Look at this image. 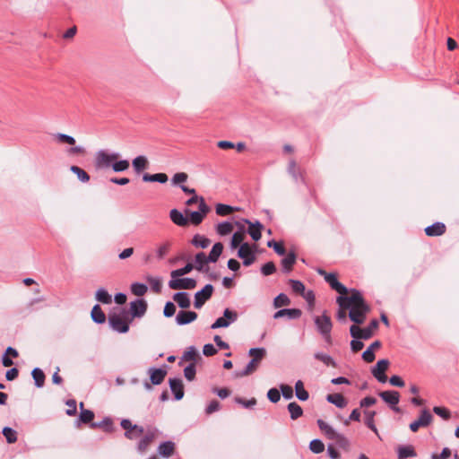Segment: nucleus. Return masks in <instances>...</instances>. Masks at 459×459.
<instances>
[{"mask_svg":"<svg viewBox=\"0 0 459 459\" xmlns=\"http://www.w3.org/2000/svg\"><path fill=\"white\" fill-rule=\"evenodd\" d=\"M309 449L314 454H320L325 450V445L321 439L315 438L309 443Z\"/></svg>","mask_w":459,"mask_h":459,"instance_id":"nucleus-64","label":"nucleus"},{"mask_svg":"<svg viewBox=\"0 0 459 459\" xmlns=\"http://www.w3.org/2000/svg\"><path fill=\"white\" fill-rule=\"evenodd\" d=\"M256 245L244 243L238 250V257L243 260V265L250 266L255 261Z\"/></svg>","mask_w":459,"mask_h":459,"instance_id":"nucleus-8","label":"nucleus"},{"mask_svg":"<svg viewBox=\"0 0 459 459\" xmlns=\"http://www.w3.org/2000/svg\"><path fill=\"white\" fill-rule=\"evenodd\" d=\"M349 317L357 325H362L366 319L367 313L369 312L368 305L353 306L349 308Z\"/></svg>","mask_w":459,"mask_h":459,"instance_id":"nucleus-11","label":"nucleus"},{"mask_svg":"<svg viewBox=\"0 0 459 459\" xmlns=\"http://www.w3.org/2000/svg\"><path fill=\"white\" fill-rule=\"evenodd\" d=\"M290 304V299L285 293H280L273 299V306L275 307L289 306Z\"/></svg>","mask_w":459,"mask_h":459,"instance_id":"nucleus-60","label":"nucleus"},{"mask_svg":"<svg viewBox=\"0 0 459 459\" xmlns=\"http://www.w3.org/2000/svg\"><path fill=\"white\" fill-rule=\"evenodd\" d=\"M233 230V224L230 221H222L217 224L216 231L221 236L229 235Z\"/></svg>","mask_w":459,"mask_h":459,"instance_id":"nucleus-50","label":"nucleus"},{"mask_svg":"<svg viewBox=\"0 0 459 459\" xmlns=\"http://www.w3.org/2000/svg\"><path fill=\"white\" fill-rule=\"evenodd\" d=\"M148 373L150 375V382L154 385H160L167 376L166 368H162L152 367L148 369Z\"/></svg>","mask_w":459,"mask_h":459,"instance_id":"nucleus-22","label":"nucleus"},{"mask_svg":"<svg viewBox=\"0 0 459 459\" xmlns=\"http://www.w3.org/2000/svg\"><path fill=\"white\" fill-rule=\"evenodd\" d=\"M243 222L249 226L247 229V233L250 235L252 239L254 241L260 240L262 238V230L264 229V225L259 221L252 222L248 219H243Z\"/></svg>","mask_w":459,"mask_h":459,"instance_id":"nucleus-18","label":"nucleus"},{"mask_svg":"<svg viewBox=\"0 0 459 459\" xmlns=\"http://www.w3.org/2000/svg\"><path fill=\"white\" fill-rule=\"evenodd\" d=\"M302 312L299 308H281L273 315L274 319L286 316L290 320H295L301 316Z\"/></svg>","mask_w":459,"mask_h":459,"instance_id":"nucleus-24","label":"nucleus"},{"mask_svg":"<svg viewBox=\"0 0 459 459\" xmlns=\"http://www.w3.org/2000/svg\"><path fill=\"white\" fill-rule=\"evenodd\" d=\"M238 319V313L230 308H225L223 316L217 318L214 323L211 325L212 329H218L221 327H229L232 323Z\"/></svg>","mask_w":459,"mask_h":459,"instance_id":"nucleus-10","label":"nucleus"},{"mask_svg":"<svg viewBox=\"0 0 459 459\" xmlns=\"http://www.w3.org/2000/svg\"><path fill=\"white\" fill-rule=\"evenodd\" d=\"M378 395L394 411H400V408L397 406L400 402L399 392L395 390L382 391L378 393Z\"/></svg>","mask_w":459,"mask_h":459,"instance_id":"nucleus-14","label":"nucleus"},{"mask_svg":"<svg viewBox=\"0 0 459 459\" xmlns=\"http://www.w3.org/2000/svg\"><path fill=\"white\" fill-rule=\"evenodd\" d=\"M326 401L334 404L337 408H344L347 405V400L342 394H331L326 396Z\"/></svg>","mask_w":459,"mask_h":459,"instance_id":"nucleus-39","label":"nucleus"},{"mask_svg":"<svg viewBox=\"0 0 459 459\" xmlns=\"http://www.w3.org/2000/svg\"><path fill=\"white\" fill-rule=\"evenodd\" d=\"M91 317L95 324L101 325L106 322V315L99 304H95L91 311Z\"/></svg>","mask_w":459,"mask_h":459,"instance_id":"nucleus-36","label":"nucleus"},{"mask_svg":"<svg viewBox=\"0 0 459 459\" xmlns=\"http://www.w3.org/2000/svg\"><path fill=\"white\" fill-rule=\"evenodd\" d=\"M314 321L318 333L323 336L328 344H331V331L333 328V324L330 316H327L326 312L325 311L322 316H316Z\"/></svg>","mask_w":459,"mask_h":459,"instance_id":"nucleus-3","label":"nucleus"},{"mask_svg":"<svg viewBox=\"0 0 459 459\" xmlns=\"http://www.w3.org/2000/svg\"><path fill=\"white\" fill-rule=\"evenodd\" d=\"M159 432L156 428H149L145 435L137 443V449L139 452H144L147 450L150 444L155 438L156 434Z\"/></svg>","mask_w":459,"mask_h":459,"instance_id":"nucleus-19","label":"nucleus"},{"mask_svg":"<svg viewBox=\"0 0 459 459\" xmlns=\"http://www.w3.org/2000/svg\"><path fill=\"white\" fill-rule=\"evenodd\" d=\"M214 288L208 283L195 294L194 307L197 309L201 308L207 300H209L213 293Z\"/></svg>","mask_w":459,"mask_h":459,"instance_id":"nucleus-12","label":"nucleus"},{"mask_svg":"<svg viewBox=\"0 0 459 459\" xmlns=\"http://www.w3.org/2000/svg\"><path fill=\"white\" fill-rule=\"evenodd\" d=\"M148 307V304L143 299H136L130 302V308L128 310L132 320L134 318H140L144 316Z\"/></svg>","mask_w":459,"mask_h":459,"instance_id":"nucleus-15","label":"nucleus"},{"mask_svg":"<svg viewBox=\"0 0 459 459\" xmlns=\"http://www.w3.org/2000/svg\"><path fill=\"white\" fill-rule=\"evenodd\" d=\"M169 218L174 224L179 227H186L188 224V219L182 212L174 208L169 212Z\"/></svg>","mask_w":459,"mask_h":459,"instance_id":"nucleus-26","label":"nucleus"},{"mask_svg":"<svg viewBox=\"0 0 459 459\" xmlns=\"http://www.w3.org/2000/svg\"><path fill=\"white\" fill-rule=\"evenodd\" d=\"M54 138L56 142L60 143H67L69 145H72V147L66 150V153L68 156L83 155L85 153V149L82 146H74L76 143V140L74 137L69 134L56 133L54 134Z\"/></svg>","mask_w":459,"mask_h":459,"instance_id":"nucleus-5","label":"nucleus"},{"mask_svg":"<svg viewBox=\"0 0 459 459\" xmlns=\"http://www.w3.org/2000/svg\"><path fill=\"white\" fill-rule=\"evenodd\" d=\"M349 292L351 293L350 296H346V294H340V296L337 297L336 302L339 307L350 308L353 306L368 305L359 290L357 289H351L349 290Z\"/></svg>","mask_w":459,"mask_h":459,"instance_id":"nucleus-2","label":"nucleus"},{"mask_svg":"<svg viewBox=\"0 0 459 459\" xmlns=\"http://www.w3.org/2000/svg\"><path fill=\"white\" fill-rule=\"evenodd\" d=\"M210 210L204 199H202V202L198 205V211L185 209V214L188 219V222L190 221L193 225L197 226L203 222Z\"/></svg>","mask_w":459,"mask_h":459,"instance_id":"nucleus-6","label":"nucleus"},{"mask_svg":"<svg viewBox=\"0 0 459 459\" xmlns=\"http://www.w3.org/2000/svg\"><path fill=\"white\" fill-rule=\"evenodd\" d=\"M379 325L377 319H372L368 325L365 328H360L356 325L350 327L351 336L354 339L368 340L373 336V333Z\"/></svg>","mask_w":459,"mask_h":459,"instance_id":"nucleus-4","label":"nucleus"},{"mask_svg":"<svg viewBox=\"0 0 459 459\" xmlns=\"http://www.w3.org/2000/svg\"><path fill=\"white\" fill-rule=\"evenodd\" d=\"M132 317L126 308H121L118 314H110L108 316L109 326L118 333H126L129 331Z\"/></svg>","mask_w":459,"mask_h":459,"instance_id":"nucleus-1","label":"nucleus"},{"mask_svg":"<svg viewBox=\"0 0 459 459\" xmlns=\"http://www.w3.org/2000/svg\"><path fill=\"white\" fill-rule=\"evenodd\" d=\"M6 442L8 444H13L17 441V431L11 427H4L2 430Z\"/></svg>","mask_w":459,"mask_h":459,"instance_id":"nucleus-53","label":"nucleus"},{"mask_svg":"<svg viewBox=\"0 0 459 459\" xmlns=\"http://www.w3.org/2000/svg\"><path fill=\"white\" fill-rule=\"evenodd\" d=\"M198 315L191 310H179L176 316L175 321L178 325H186L195 321Z\"/></svg>","mask_w":459,"mask_h":459,"instance_id":"nucleus-21","label":"nucleus"},{"mask_svg":"<svg viewBox=\"0 0 459 459\" xmlns=\"http://www.w3.org/2000/svg\"><path fill=\"white\" fill-rule=\"evenodd\" d=\"M196 286V281L193 278H171L169 287L171 290H193Z\"/></svg>","mask_w":459,"mask_h":459,"instance_id":"nucleus-16","label":"nucleus"},{"mask_svg":"<svg viewBox=\"0 0 459 459\" xmlns=\"http://www.w3.org/2000/svg\"><path fill=\"white\" fill-rule=\"evenodd\" d=\"M248 355L251 356L252 359L261 361L266 355V350L264 347L251 348L248 351Z\"/></svg>","mask_w":459,"mask_h":459,"instance_id":"nucleus-56","label":"nucleus"},{"mask_svg":"<svg viewBox=\"0 0 459 459\" xmlns=\"http://www.w3.org/2000/svg\"><path fill=\"white\" fill-rule=\"evenodd\" d=\"M222 251L223 244L221 242L215 243L212 246L209 255H207L208 261H210V263H216L219 257L221 256Z\"/></svg>","mask_w":459,"mask_h":459,"instance_id":"nucleus-40","label":"nucleus"},{"mask_svg":"<svg viewBox=\"0 0 459 459\" xmlns=\"http://www.w3.org/2000/svg\"><path fill=\"white\" fill-rule=\"evenodd\" d=\"M446 227L443 222H435L425 228V234L429 237H438L446 232Z\"/></svg>","mask_w":459,"mask_h":459,"instance_id":"nucleus-25","label":"nucleus"},{"mask_svg":"<svg viewBox=\"0 0 459 459\" xmlns=\"http://www.w3.org/2000/svg\"><path fill=\"white\" fill-rule=\"evenodd\" d=\"M194 269V264L192 263H187L185 266L174 270L171 272V278H178L183 276L185 274L189 273Z\"/></svg>","mask_w":459,"mask_h":459,"instance_id":"nucleus-58","label":"nucleus"},{"mask_svg":"<svg viewBox=\"0 0 459 459\" xmlns=\"http://www.w3.org/2000/svg\"><path fill=\"white\" fill-rule=\"evenodd\" d=\"M173 300L177 302L178 306L185 310L191 305L189 294L185 291H179L173 294Z\"/></svg>","mask_w":459,"mask_h":459,"instance_id":"nucleus-27","label":"nucleus"},{"mask_svg":"<svg viewBox=\"0 0 459 459\" xmlns=\"http://www.w3.org/2000/svg\"><path fill=\"white\" fill-rule=\"evenodd\" d=\"M196 367L195 363L191 362L184 368V376L186 380L193 381L195 378Z\"/></svg>","mask_w":459,"mask_h":459,"instance_id":"nucleus-62","label":"nucleus"},{"mask_svg":"<svg viewBox=\"0 0 459 459\" xmlns=\"http://www.w3.org/2000/svg\"><path fill=\"white\" fill-rule=\"evenodd\" d=\"M210 263L208 261L207 255L204 252H199L195 256V264L194 269H196L199 272H205L207 273L209 270V267L206 266V264Z\"/></svg>","mask_w":459,"mask_h":459,"instance_id":"nucleus-29","label":"nucleus"},{"mask_svg":"<svg viewBox=\"0 0 459 459\" xmlns=\"http://www.w3.org/2000/svg\"><path fill=\"white\" fill-rule=\"evenodd\" d=\"M259 363H260V361L251 359V360L247 364V366L245 367V368L243 370L234 372V377H243L252 374L253 372H255L257 369Z\"/></svg>","mask_w":459,"mask_h":459,"instance_id":"nucleus-34","label":"nucleus"},{"mask_svg":"<svg viewBox=\"0 0 459 459\" xmlns=\"http://www.w3.org/2000/svg\"><path fill=\"white\" fill-rule=\"evenodd\" d=\"M267 247L273 248L274 252L279 255H284L286 249L282 242H277L274 239H271L267 242Z\"/></svg>","mask_w":459,"mask_h":459,"instance_id":"nucleus-59","label":"nucleus"},{"mask_svg":"<svg viewBox=\"0 0 459 459\" xmlns=\"http://www.w3.org/2000/svg\"><path fill=\"white\" fill-rule=\"evenodd\" d=\"M120 426L125 429V437L129 440H134L144 433V429L137 424H133L129 419H123Z\"/></svg>","mask_w":459,"mask_h":459,"instance_id":"nucleus-9","label":"nucleus"},{"mask_svg":"<svg viewBox=\"0 0 459 459\" xmlns=\"http://www.w3.org/2000/svg\"><path fill=\"white\" fill-rule=\"evenodd\" d=\"M364 414H365V425L369 429H371L372 431H374L375 433L377 434V427L375 425V421H374V418L376 416V411L366 410V411H364Z\"/></svg>","mask_w":459,"mask_h":459,"instance_id":"nucleus-48","label":"nucleus"},{"mask_svg":"<svg viewBox=\"0 0 459 459\" xmlns=\"http://www.w3.org/2000/svg\"><path fill=\"white\" fill-rule=\"evenodd\" d=\"M245 235L241 234V232H234L231 239H230V248L236 249L239 248L242 244H244Z\"/></svg>","mask_w":459,"mask_h":459,"instance_id":"nucleus-57","label":"nucleus"},{"mask_svg":"<svg viewBox=\"0 0 459 459\" xmlns=\"http://www.w3.org/2000/svg\"><path fill=\"white\" fill-rule=\"evenodd\" d=\"M191 244L195 247L206 248L211 244V240L204 235L195 234L191 240Z\"/></svg>","mask_w":459,"mask_h":459,"instance_id":"nucleus-45","label":"nucleus"},{"mask_svg":"<svg viewBox=\"0 0 459 459\" xmlns=\"http://www.w3.org/2000/svg\"><path fill=\"white\" fill-rule=\"evenodd\" d=\"M130 290L134 295L140 297L147 292L148 287L145 283L136 281L131 284Z\"/></svg>","mask_w":459,"mask_h":459,"instance_id":"nucleus-51","label":"nucleus"},{"mask_svg":"<svg viewBox=\"0 0 459 459\" xmlns=\"http://www.w3.org/2000/svg\"><path fill=\"white\" fill-rule=\"evenodd\" d=\"M288 171L296 181H298L299 178H300L302 182H305V179H304L303 176L301 175V173L299 171L297 164L294 160H291L289 163Z\"/></svg>","mask_w":459,"mask_h":459,"instance_id":"nucleus-63","label":"nucleus"},{"mask_svg":"<svg viewBox=\"0 0 459 459\" xmlns=\"http://www.w3.org/2000/svg\"><path fill=\"white\" fill-rule=\"evenodd\" d=\"M331 440H334L337 446L342 449H347L350 446L348 438L341 433H336L332 437Z\"/></svg>","mask_w":459,"mask_h":459,"instance_id":"nucleus-52","label":"nucleus"},{"mask_svg":"<svg viewBox=\"0 0 459 459\" xmlns=\"http://www.w3.org/2000/svg\"><path fill=\"white\" fill-rule=\"evenodd\" d=\"M290 419L295 420L303 415V409L296 402H291L287 405Z\"/></svg>","mask_w":459,"mask_h":459,"instance_id":"nucleus-42","label":"nucleus"},{"mask_svg":"<svg viewBox=\"0 0 459 459\" xmlns=\"http://www.w3.org/2000/svg\"><path fill=\"white\" fill-rule=\"evenodd\" d=\"M91 429H102L106 433L114 431L113 420L110 417H104L101 421L91 423Z\"/></svg>","mask_w":459,"mask_h":459,"instance_id":"nucleus-32","label":"nucleus"},{"mask_svg":"<svg viewBox=\"0 0 459 459\" xmlns=\"http://www.w3.org/2000/svg\"><path fill=\"white\" fill-rule=\"evenodd\" d=\"M81 412L78 420H76L77 426H80L81 423L90 424L92 423V420L94 419V412L91 410L84 409L83 403H80Z\"/></svg>","mask_w":459,"mask_h":459,"instance_id":"nucleus-30","label":"nucleus"},{"mask_svg":"<svg viewBox=\"0 0 459 459\" xmlns=\"http://www.w3.org/2000/svg\"><path fill=\"white\" fill-rule=\"evenodd\" d=\"M237 210H238V208L224 204H217L215 207V212L220 216H226L232 212L233 211Z\"/></svg>","mask_w":459,"mask_h":459,"instance_id":"nucleus-55","label":"nucleus"},{"mask_svg":"<svg viewBox=\"0 0 459 459\" xmlns=\"http://www.w3.org/2000/svg\"><path fill=\"white\" fill-rule=\"evenodd\" d=\"M296 259H297V256H296L295 252H293V251L289 252L287 254V255L281 262L282 273H284L286 274L290 273L293 269V265L296 263Z\"/></svg>","mask_w":459,"mask_h":459,"instance_id":"nucleus-28","label":"nucleus"},{"mask_svg":"<svg viewBox=\"0 0 459 459\" xmlns=\"http://www.w3.org/2000/svg\"><path fill=\"white\" fill-rule=\"evenodd\" d=\"M295 394H296V397L302 402H305V401L308 400V398H309V394L305 389L304 384L301 380H298L295 383Z\"/></svg>","mask_w":459,"mask_h":459,"instance_id":"nucleus-43","label":"nucleus"},{"mask_svg":"<svg viewBox=\"0 0 459 459\" xmlns=\"http://www.w3.org/2000/svg\"><path fill=\"white\" fill-rule=\"evenodd\" d=\"M130 167V163H129V160H116V161H114L113 163V166H112V169L115 171V172H124L126 170H127Z\"/></svg>","mask_w":459,"mask_h":459,"instance_id":"nucleus-61","label":"nucleus"},{"mask_svg":"<svg viewBox=\"0 0 459 459\" xmlns=\"http://www.w3.org/2000/svg\"><path fill=\"white\" fill-rule=\"evenodd\" d=\"M396 452L397 453H400L401 455H403L404 457L406 458H409V457H415L417 455V453L415 451V448L413 446L411 445H403V446H399L397 448H396Z\"/></svg>","mask_w":459,"mask_h":459,"instance_id":"nucleus-49","label":"nucleus"},{"mask_svg":"<svg viewBox=\"0 0 459 459\" xmlns=\"http://www.w3.org/2000/svg\"><path fill=\"white\" fill-rule=\"evenodd\" d=\"M432 415L429 410L424 409L421 411L418 420L412 421L409 428L412 432H417L420 427H428L432 421Z\"/></svg>","mask_w":459,"mask_h":459,"instance_id":"nucleus-17","label":"nucleus"},{"mask_svg":"<svg viewBox=\"0 0 459 459\" xmlns=\"http://www.w3.org/2000/svg\"><path fill=\"white\" fill-rule=\"evenodd\" d=\"M169 180V177L166 173L160 172L155 174L143 173V182H158L160 184H165Z\"/></svg>","mask_w":459,"mask_h":459,"instance_id":"nucleus-35","label":"nucleus"},{"mask_svg":"<svg viewBox=\"0 0 459 459\" xmlns=\"http://www.w3.org/2000/svg\"><path fill=\"white\" fill-rule=\"evenodd\" d=\"M169 388L174 394L176 401H179L184 397V385L180 378L174 377L169 379Z\"/></svg>","mask_w":459,"mask_h":459,"instance_id":"nucleus-23","label":"nucleus"},{"mask_svg":"<svg viewBox=\"0 0 459 459\" xmlns=\"http://www.w3.org/2000/svg\"><path fill=\"white\" fill-rule=\"evenodd\" d=\"M31 377L34 380V385L36 387H43L45 384L46 376L41 368H34L31 371Z\"/></svg>","mask_w":459,"mask_h":459,"instance_id":"nucleus-41","label":"nucleus"},{"mask_svg":"<svg viewBox=\"0 0 459 459\" xmlns=\"http://www.w3.org/2000/svg\"><path fill=\"white\" fill-rule=\"evenodd\" d=\"M198 353L195 346H189L186 348V350L184 351L180 361L178 363L179 366L182 365V361H191L195 363L196 359L198 358Z\"/></svg>","mask_w":459,"mask_h":459,"instance_id":"nucleus-38","label":"nucleus"},{"mask_svg":"<svg viewBox=\"0 0 459 459\" xmlns=\"http://www.w3.org/2000/svg\"><path fill=\"white\" fill-rule=\"evenodd\" d=\"M120 154L118 152H108L105 150H100L95 155V167L97 169H107L113 166L114 161L118 160Z\"/></svg>","mask_w":459,"mask_h":459,"instance_id":"nucleus-7","label":"nucleus"},{"mask_svg":"<svg viewBox=\"0 0 459 459\" xmlns=\"http://www.w3.org/2000/svg\"><path fill=\"white\" fill-rule=\"evenodd\" d=\"M316 423H317L319 429L322 432H324L325 436L328 439H331L332 437L336 433V430L333 427L328 425L325 420L319 419V420H317Z\"/></svg>","mask_w":459,"mask_h":459,"instance_id":"nucleus-47","label":"nucleus"},{"mask_svg":"<svg viewBox=\"0 0 459 459\" xmlns=\"http://www.w3.org/2000/svg\"><path fill=\"white\" fill-rule=\"evenodd\" d=\"M95 299L103 304H110L112 302V296L104 288H100L95 293Z\"/></svg>","mask_w":459,"mask_h":459,"instance_id":"nucleus-46","label":"nucleus"},{"mask_svg":"<svg viewBox=\"0 0 459 459\" xmlns=\"http://www.w3.org/2000/svg\"><path fill=\"white\" fill-rule=\"evenodd\" d=\"M389 365L390 362L387 359H382L372 368L371 373L378 382L384 384L387 381L388 378L385 371L388 369Z\"/></svg>","mask_w":459,"mask_h":459,"instance_id":"nucleus-13","label":"nucleus"},{"mask_svg":"<svg viewBox=\"0 0 459 459\" xmlns=\"http://www.w3.org/2000/svg\"><path fill=\"white\" fill-rule=\"evenodd\" d=\"M381 347L380 341L373 342L362 353V359L364 361L370 363L376 359L374 350Z\"/></svg>","mask_w":459,"mask_h":459,"instance_id":"nucleus-31","label":"nucleus"},{"mask_svg":"<svg viewBox=\"0 0 459 459\" xmlns=\"http://www.w3.org/2000/svg\"><path fill=\"white\" fill-rule=\"evenodd\" d=\"M132 166L136 174H140L146 169L149 166V161L146 156L139 155L132 160Z\"/></svg>","mask_w":459,"mask_h":459,"instance_id":"nucleus-33","label":"nucleus"},{"mask_svg":"<svg viewBox=\"0 0 459 459\" xmlns=\"http://www.w3.org/2000/svg\"><path fill=\"white\" fill-rule=\"evenodd\" d=\"M70 171L76 175L78 180L82 183H87L91 179L90 175L84 169L76 165H72L70 167Z\"/></svg>","mask_w":459,"mask_h":459,"instance_id":"nucleus-44","label":"nucleus"},{"mask_svg":"<svg viewBox=\"0 0 459 459\" xmlns=\"http://www.w3.org/2000/svg\"><path fill=\"white\" fill-rule=\"evenodd\" d=\"M175 449V443L168 440L160 444L158 446V453L162 457H169Z\"/></svg>","mask_w":459,"mask_h":459,"instance_id":"nucleus-37","label":"nucleus"},{"mask_svg":"<svg viewBox=\"0 0 459 459\" xmlns=\"http://www.w3.org/2000/svg\"><path fill=\"white\" fill-rule=\"evenodd\" d=\"M314 358L317 360L322 361L326 366H332L333 368L336 367V362L334 359L328 354L323 352H316L314 354Z\"/></svg>","mask_w":459,"mask_h":459,"instance_id":"nucleus-54","label":"nucleus"},{"mask_svg":"<svg viewBox=\"0 0 459 459\" xmlns=\"http://www.w3.org/2000/svg\"><path fill=\"white\" fill-rule=\"evenodd\" d=\"M325 281L330 285V287L337 291L341 295L349 293V289L340 282L337 279V275L333 273H330L325 275Z\"/></svg>","mask_w":459,"mask_h":459,"instance_id":"nucleus-20","label":"nucleus"}]
</instances>
